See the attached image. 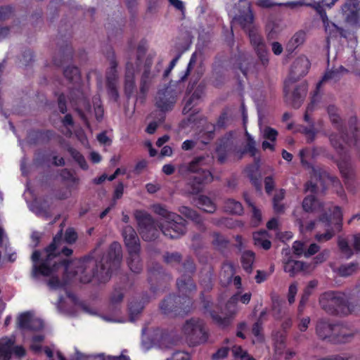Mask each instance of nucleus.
<instances>
[{
	"mask_svg": "<svg viewBox=\"0 0 360 360\" xmlns=\"http://www.w3.org/2000/svg\"><path fill=\"white\" fill-rule=\"evenodd\" d=\"M311 179L306 183L304 191L314 194L318 191V186L316 183L313 182V179L319 180L323 188H326L329 184L334 186H340V183L338 178L330 174L326 169L320 167L314 166L311 168Z\"/></svg>",
	"mask_w": 360,
	"mask_h": 360,
	"instance_id": "nucleus-9",
	"label": "nucleus"
},
{
	"mask_svg": "<svg viewBox=\"0 0 360 360\" xmlns=\"http://www.w3.org/2000/svg\"><path fill=\"white\" fill-rule=\"evenodd\" d=\"M164 262L170 265L179 264L182 260V255L178 252H167L163 256Z\"/></svg>",
	"mask_w": 360,
	"mask_h": 360,
	"instance_id": "nucleus-48",
	"label": "nucleus"
},
{
	"mask_svg": "<svg viewBox=\"0 0 360 360\" xmlns=\"http://www.w3.org/2000/svg\"><path fill=\"white\" fill-rule=\"evenodd\" d=\"M122 236L128 254L131 255V261L135 260L136 263H139L141 245L136 231L132 226H126L122 230Z\"/></svg>",
	"mask_w": 360,
	"mask_h": 360,
	"instance_id": "nucleus-15",
	"label": "nucleus"
},
{
	"mask_svg": "<svg viewBox=\"0 0 360 360\" xmlns=\"http://www.w3.org/2000/svg\"><path fill=\"white\" fill-rule=\"evenodd\" d=\"M63 231L60 229L53 236L52 242L44 249L46 254L44 258L41 259V252L36 250L32 252V261L33 262L32 277L37 278L40 276H50L58 271L60 267L64 268L65 274L68 273L72 261L70 259H60V255L66 257L72 255L73 250L68 247H63L61 250L59 248L63 243Z\"/></svg>",
	"mask_w": 360,
	"mask_h": 360,
	"instance_id": "nucleus-2",
	"label": "nucleus"
},
{
	"mask_svg": "<svg viewBox=\"0 0 360 360\" xmlns=\"http://www.w3.org/2000/svg\"><path fill=\"white\" fill-rule=\"evenodd\" d=\"M316 4V1H314V4H312L311 2H305L304 3V4L306 6L313 7L316 10V11L320 15V17L323 21V25H324L325 23H326V22H329V20L328 18L326 11L323 8V6L319 5V4Z\"/></svg>",
	"mask_w": 360,
	"mask_h": 360,
	"instance_id": "nucleus-57",
	"label": "nucleus"
},
{
	"mask_svg": "<svg viewBox=\"0 0 360 360\" xmlns=\"http://www.w3.org/2000/svg\"><path fill=\"white\" fill-rule=\"evenodd\" d=\"M217 125L211 122H206L205 126L198 132V139L205 145L208 144L214 139Z\"/></svg>",
	"mask_w": 360,
	"mask_h": 360,
	"instance_id": "nucleus-33",
	"label": "nucleus"
},
{
	"mask_svg": "<svg viewBox=\"0 0 360 360\" xmlns=\"http://www.w3.org/2000/svg\"><path fill=\"white\" fill-rule=\"evenodd\" d=\"M267 233L265 231H259L253 234L254 244L267 250L271 248V243L266 239Z\"/></svg>",
	"mask_w": 360,
	"mask_h": 360,
	"instance_id": "nucleus-39",
	"label": "nucleus"
},
{
	"mask_svg": "<svg viewBox=\"0 0 360 360\" xmlns=\"http://www.w3.org/2000/svg\"><path fill=\"white\" fill-rule=\"evenodd\" d=\"M191 292L181 293L182 296L170 294L160 304V309L164 314L184 316L191 309L193 302L190 297Z\"/></svg>",
	"mask_w": 360,
	"mask_h": 360,
	"instance_id": "nucleus-6",
	"label": "nucleus"
},
{
	"mask_svg": "<svg viewBox=\"0 0 360 360\" xmlns=\"http://www.w3.org/2000/svg\"><path fill=\"white\" fill-rule=\"evenodd\" d=\"M356 333L357 331L356 330H350L345 326L337 323L333 343L341 344L349 342L354 339Z\"/></svg>",
	"mask_w": 360,
	"mask_h": 360,
	"instance_id": "nucleus-29",
	"label": "nucleus"
},
{
	"mask_svg": "<svg viewBox=\"0 0 360 360\" xmlns=\"http://www.w3.org/2000/svg\"><path fill=\"white\" fill-rule=\"evenodd\" d=\"M134 217L137 221L139 233L145 241L156 240L161 232V223L159 224L145 210H136Z\"/></svg>",
	"mask_w": 360,
	"mask_h": 360,
	"instance_id": "nucleus-7",
	"label": "nucleus"
},
{
	"mask_svg": "<svg viewBox=\"0 0 360 360\" xmlns=\"http://www.w3.org/2000/svg\"><path fill=\"white\" fill-rule=\"evenodd\" d=\"M14 8L12 6H0V20L4 21L10 18L13 14Z\"/></svg>",
	"mask_w": 360,
	"mask_h": 360,
	"instance_id": "nucleus-58",
	"label": "nucleus"
},
{
	"mask_svg": "<svg viewBox=\"0 0 360 360\" xmlns=\"http://www.w3.org/2000/svg\"><path fill=\"white\" fill-rule=\"evenodd\" d=\"M199 207L204 212L212 213L216 210V205L213 201L207 196L200 195L198 199Z\"/></svg>",
	"mask_w": 360,
	"mask_h": 360,
	"instance_id": "nucleus-43",
	"label": "nucleus"
},
{
	"mask_svg": "<svg viewBox=\"0 0 360 360\" xmlns=\"http://www.w3.org/2000/svg\"><path fill=\"white\" fill-rule=\"evenodd\" d=\"M200 299L203 304L205 313H209L213 321L216 324L224 328L225 326V317L222 315L224 314L223 310L225 307V304L223 302L221 297H219L218 304L216 306L217 311L212 309V302L205 297L203 292L200 295Z\"/></svg>",
	"mask_w": 360,
	"mask_h": 360,
	"instance_id": "nucleus-21",
	"label": "nucleus"
},
{
	"mask_svg": "<svg viewBox=\"0 0 360 360\" xmlns=\"http://www.w3.org/2000/svg\"><path fill=\"white\" fill-rule=\"evenodd\" d=\"M233 355L240 360H256L247 351L243 350L240 346H234L231 349Z\"/></svg>",
	"mask_w": 360,
	"mask_h": 360,
	"instance_id": "nucleus-49",
	"label": "nucleus"
},
{
	"mask_svg": "<svg viewBox=\"0 0 360 360\" xmlns=\"http://www.w3.org/2000/svg\"><path fill=\"white\" fill-rule=\"evenodd\" d=\"M247 33L248 34L250 44L260 60L262 65L266 67L269 64L268 52L262 37L259 33L257 27L250 30Z\"/></svg>",
	"mask_w": 360,
	"mask_h": 360,
	"instance_id": "nucleus-17",
	"label": "nucleus"
},
{
	"mask_svg": "<svg viewBox=\"0 0 360 360\" xmlns=\"http://www.w3.org/2000/svg\"><path fill=\"white\" fill-rule=\"evenodd\" d=\"M358 270L357 263H349L340 265L335 271L342 277L349 276L356 273Z\"/></svg>",
	"mask_w": 360,
	"mask_h": 360,
	"instance_id": "nucleus-44",
	"label": "nucleus"
},
{
	"mask_svg": "<svg viewBox=\"0 0 360 360\" xmlns=\"http://www.w3.org/2000/svg\"><path fill=\"white\" fill-rule=\"evenodd\" d=\"M326 32L328 34V37H335L338 32V26L332 22H326L323 25Z\"/></svg>",
	"mask_w": 360,
	"mask_h": 360,
	"instance_id": "nucleus-60",
	"label": "nucleus"
},
{
	"mask_svg": "<svg viewBox=\"0 0 360 360\" xmlns=\"http://www.w3.org/2000/svg\"><path fill=\"white\" fill-rule=\"evenodd\" d=\"M112 56L110 59V68L106 72V88L108 95L117 101L119 98V93L117 88L118 80L117 74V61L115 58V53L112 51Z\"/></svg>",
	"mask_w": 360,
	"mask_h": 360,
	"instance_id": "nucleus-16",
	"label": "nucleus"
},
{
	"mask_svg": "<svg viewBox=\"0 0 360 360\" xmlns=\"http://www.w3.org/2000/svg\"><path fill=\"white\" fill-rule=\"evenodd\" d=\"M210 160L209 155H200L195 157L188 164L181 165L179 167V172L184 175L186 173H193L194 174H198L201 172L203 169L201 167L207 165V160Z\"/></svg>",
	"mask_w": 360,
	"mask_h": 360,
	"instance_id": "nucleus-25",
	"label": "nucleus"
},
{
	"mask_svg": "<svg viewBox=\"0 0 360 360\" xmlns=\"http://www.w3.org/2000/svg\"><path fill=\"white\" fill-rule=\"evenodd\" d=\"M144 308V302L141 301H132L129 304L130 320L135 321V317L141 313Z\"/></svg>",
	"mask_w": 360,
	"mask_h": 360,
	"instance_id": "nucleus-47",
	"label": "nucleus"
},
{
	"mask_svg": "<svg viewBox=\"0 0 360 360\" xmlns=\"http://www.w3.org/2000/svg\"><path fill=\"white\" fill-rule=\"evenodd\" d=\"M310 68V62L304 56H300L292 62L288 78L284 84L285 91H289V83H295L300 78L304 77Z\"/></svg>",
	"mask_w": 360,
	"mask_h": 360,
	"instance_id": "nucleus-13",
	"label": "nucleus"
},
{
	"mask_svg": "<svg viewBox=\"0 0 360 360\" xmlns=\"http://www.w3.org/2000/svg\"><path fill=\"white\" fill-rule=\"evenodd\" d=\"M330 141L333 147L340 153L344 150L342 143L340 141V139L338 134H331L330 136Z\"/></svg>",
	"mask_w": 360,
	"mask_h": 360,
	"instance_id": "nucleus-59",
	"label": "nucleus"
},
{
	"mask_svg": "<svg viewBox=\"0 0 360 360\" xmlns=\"http://www.w3.org/2000/svg\"><path fill=\"white\" fill-rule=\"evenodd\" d=\"M240 215L243 212V207L241 203L233 199L226 200V213Z\"/></svg>",
	"mask_w": 360,
	"mask_h": 360,
	"instance_id": "nucleus-46",
	"label": "nucleus"
},
{
	"mask_svg": "<svg viewBox=\"0 0 360 360\" xmlns=\"http://www.w3.org/2000/svg\"><path fill=\"white\" fill-rule=\"evenodd\" d=\"M195 270V265L193 259H186L182 264V268L179 270L182 272L181 278L177 279L176 285L179 292L187 293L195 291L196 285L191 277Z\"/></svg>",
	"mask_w": 360,
	"mask_h": 360,
	"instance_id": "nucleus-11",
	"label": "nucleus"
},
{
	"mask_svg": "<svg viewBox=\"0 0 360 360\" xmlns=\"http://www.w3.org/2000/svg\"><path fill=\"white\" fill-rule=\"evenodd\" d=\"M122 259V246L118 242L112 243L106 253L98 246L78 261L75 274H80V281L84 283H90L94 278L105 283L120 267Z\"/></svg>",
	"mask_w": 360,
	"mask_h": 360,
	"instance_id": "nucleus-1",
	"label": "nucleus"
},
{
	"mask_svg": "<svg viewBox=\"0 0 360 360\" xmlns=\"http://www.w3.org/2000/svg\"><path fill=\"white\" fill-rule=\"evenodd\" d=\"M360 1L346 0L341 7V12L347 22L355 24L359 19Z\"/></svg>",
	"mask_w": 360,
	"mask_h": 360,
	"instance_id": "nucleus-24",
	"label": "nucleus"
},
{
	"mask_svg": "<svg viewBox=\"0 0 360 360\" xmlns=\"http://www.w3.org/2000/svg\"><path fill=\"white\" fill-rule=\"evenodd\" d=\"M283 270L290 277H294L308 269V265L302 261L293 259L291 257L283 260Z\"/></svg>",
	"mask_w": 360,
	"mask_h": 360,
	"instance_id": "nucleus-28",
	"label": "nucleus"
},
{
	"mask_svg": "<svg viewBox=\"0 0 360 360\" xmlns=\"http://www.w3.org/2000/svg\"><path fill=\"white\" fill-rule=\"evenodd\" d=\"M179 212L188 219H191L192 221L196 223H200L202 221V218L200 215L198 213L197 211L193 210L186 206H182L179 208Z\"/></svg>",
	"mask_w": 360,
	"mask_h": 360,
	"instance_id": "nucleus-45",
	"label": "nucleus"
},
{
	"mask_svg": "<svg viewBox=\"0 0 360 360\" xmlns=\"http://www.w3.org/2000/svg\"><path fill=\"white\" fill-rule=\"evenodd\" d=\"M196 53H193L191 56L186 71L184 72L183 75L180 77L179 82H183L187 79L188 77L191 74V70L193 68V66L196 63Z\"/></svg>",
	"mask_w": 360,
	"mask_h": 360,
	"instance_id": "nucleus-53",
	"label": "nucleus"
},
{
	"mask_svg": "<svg viewBox=\"0 0 360 360\" xmlns=\"http://www.w3.org/2000/svg\"><path fill=\"white\" fill-rule=\"evenodd\" d=\"M153 211L161 217V232L168 238L179 239L186 233L187 221L181 215L168 210L165 205L158 203L152 206Z\"/></svg>",
	"mask_w": 360,
	"mask_h": 360,
	"instance_id": "nucleus-5",
	"label": "nucleus"
},
{
	"mask_svg": "<svg viewBox=\"0 0 360 360\" xmlns=\"http://www.w3.org/2000/svg\"><path fill=\"white\" fill-rule=\"evenodd\" d=\"M333 218L337 220L335 224V230L338 232L340 231L342 229V213L341 211V208L338 206H335L334 207V210L333 212Z\"/></svg>",
	"mask_w": 360,
	"mask_h": 360,
	"instance_id": "nucleus-55",
	"label": "nucleus"
},
{
	"mask_svg": "<svg viewBox=\"0 0 360 360\" xmlns=\"http://www.w3.org/2000/svg\"><path fill=\"white\" fill-rule=\"evenodd\" d=\"M155 54L149 53L143 65V72L141 77L139 91L143 96V98H146L152 84L154 82L155 78L158 76L162 62L160 61L153 70H151V67L153 63V59Z\"/></svg>",
	"mask_w": 360,
	"mask_h": 360,
	"instance_id": "nucleus-10",
	"label": "nucleus"
},
{
	"mask_svg": "<svg viewBox=\"0 0 360 360\" xmlns=\"http://www.w3.org/2000/svg\"><path fill=\"white\" fill-rule=\"evenodd\" d=\"M78 236L77 232L73 228L69 227L65 230L63 238V243L65 242L68 244H73L77 240Z\"/></svg>",
	"mask_w": 360,
	"mask_h": 360,
	"instance_id": "nucleus-54",
	"label": "nucleus"
},
{
	"mask_svg": "<svg viewBox=\"0 0 360 360\" xmlns=\"http://www.w3.org/2000/svg\"><path fill=\"white\" fill-rule=\"evenodd\" d=\"M243 150H245V153H249L252 157L255 158L256 153L257 152L255 141L254 139H250V141H248Z\"/></svg>",
	"mask_w": 360,
	"mask_h": 360,
	"instance_id": "nucleus-63",
	"label": "nucleus"
},
{
	"mask_svg": "<svg viewBox=\"0 0 360 360\" xmlns=\"http://www.w3.org/2000/svg\"><path fill=\"white\" fill-rule=\"evenodd\" d=\"M64 77L72 84L69 89V99L78 115L87 125L88 120L85 113L80 108L90 109L89 101L83 91V83L79 69L77 66H68L63 70Z\"/></svg>",
	"mask_w": 360,
	"mask_h": 360,
	"instance_id": "nucleus-3",
	"label": "nucleus"
},
{
	"mask_svg": "<svg viewBox=\"0 0 360 360\" xmlns=\"http://www.w3.org/2000/svg\"><path fill=\"white\" fill-rule=\"evenodd\" d=\"M252 294L246 292L240 296V292H234L226 302V321L230 319H233L240 310L238 302L244 304H248L251 300Z\"/></svg>",
	"mask_w": 360,
	"mask_h": 360,
	"instance_id": "nucleus-23",
	"label": "nucleus"
},
{
	"mask_svg": "<svg viewBox=\"0 0 360 360\" xmlns=\"http://www.w3.org/2000/svg\"><path fill=\"white\" fill-rule=\"evenodd\" d=\"M127 265L132 272L135 274H140L143 270V263L140 257V253H139V263H136L135 260L131 261V255H129L127 258Z\"/></svg>",
	"mask_w": 360,
	"mask_h": 360,
	"instance_id": "nucleus-52",
	"label": "nucleus"
},
{
	"mask_svg": "<svg viewBox=\"0 0 360 360\" xmlns=\"http://www.w3.org/2000/svg\"><path fill=\"white\" fill-rule=\"evenodd\" d=\"M211 82L217 88L222 86L225 82V53L217 54L212 66Z\"/></svg>",
	"mask_w": 360,
	"mask_h": 360,
	"instance_id": "nucleus-20",
	"label": "nucleus"
},
{
	"mask_svg": "<svg viewBox=\"0 0 360 360\" xmlns=\"http://www.w3.org/2000/svg\"><path fill=\"white\" fill-rule=\"evenodd\" d=\"M213 181V175L209 170H202L198 174H193L188 179L187 186L193 195L203 191L205 187Z\"/></svg>",
	"mask_w": 360,
	"mask_h": 360,
	"instance_id": "nucleus-18",
	"label": "nucleus"
},
{
	"mask_svg": "<svg viewBox=\"0 0 360 360\" xmlns=\"http://www.w3.org/2000/svg\"><path fill=\"white\" fill-rule=\"evenodd\" d=\"M254 15L252 14L250 6L248 5L247 12L245 14L235 17L233 22L239 23L246 32L257 27L253 24Z\"/></svg>",
	"mask_w": 360,
	"mask_h": 360,
	"instance_id": "nucleus-30",
	"label": "nucleus"
},
{
	"mask_svg": "<svg viewBox=\"0 0 360 360\" xmlns=\"http://www.w3.org/2000/svg\"><path fill=\"white\" fill-rule=\"evenodd\" d=\"M191 356L188 352L176 351L173 353L170 360H190Z\"/></svg>",
	"mask_w": 360,
	"mask_h": 360,
	"instance_id": "nucleus-64",
	"label": "nucleus"
},
{
	"mask_svg": "<svg viewBox=\"0 0 360 360\" xmlns=\"http://www.w3.org/2000/svg\"><path fill=\"white\" fill-rule=\"evenodd\" d=\"M18 327L20 329L37 331L43 328V322L39 319H34L30 312L22 313L18 318Z\"/></svg>",
	"mask_w": 360,
	"mask_h": 360,
	"instance_id": "nucleus-26",
	"label": "nucleus"
},
{
	"mask_svg": "<svg viewBox=\"0 0 360 360\" xmlns=\"http://www.w3.org/2000/svg\"><path fill=\"white\" fill-rule=\"evenodd\" d=\"M177 98L176 90L171 86H165L158 91L155 98L156 107L162 112L172 110Z\"/></svg>",
	"mask_w": 360,
	"mask_h": 360,
	"instance_id": "nucleus-14",
	"label": "nucleus"
},
{
	"mask_svg": "<svg viewBox=\"0 0 360 360\" xmlns=\"http://www.w3.org/2000/svg\"><path fill=\"white\" fill-rule=\"evenodd\" d=\"M55 132L51 129H35L28 134V142L31 145L49 143L54 136Z\"/></svg>",
	"mask_w": 360,
	"mask_h": 360,
	"instance_id": "nucleus-27",
	"label": "nucleus"
},
{
	"mask_svg": "<svg viewBox=\"0 0 360 360\" xmlns=\"http://www.w3.org/2000/svg\"><path fill=\"white\" fill-rule=\"evenodd\" d=\"M346 71L347 70L342 66H340L338 68L327 71L323 77L321 81L317 84V88H319L322 83L328 81H339L342 74Z\"/></svg>",
	"mask_w": 360,
	"mask_h": 360,
	"instance_id": "nucleus-37",
	"label": "nucleus"
},
{
	"mask_svg": "<svg viewBox=\"0 0 360 360\" xmlns=\"http://www.w3.org/2000/svg\"><path fill=\"white\" fill-rule=\"evenodd\" d=\"M293 84L289 83V91L287 93L284 91V93L289 104L294 108H299L307 96V84L306 82H302L292 86Z\"/></svg>",
	"mask_w": 360,
	"mask_h": 360,
	"instance_id": "nucleus-22",
	"label": "nucleus"
},
{
	"mask_svg": "<svg viewBox=\"0 0 360 360\" xmlns=\"http://www.w3.org/2000/svg\"><path fill=\"white\" fill-rule=\"evenodd\" d=\"M148 275L150 290L153 293H157L162 287L165 288L167 283L172 279L171 275L165 273L162 266L158 263L153 264L149 268Z\"/></svg>",
	"mask_w": 360,
	"mask_h": 360,
	"instance_id": "nucleus-12",
	"label": "nucleus"
},
{
	"mask_svg": "<svg viewBox=\"0 0 360 360\" xmlns=\"http://www.w3.org/2000/svg\"><path fill=\"white\" fill-rule=\"evenodd\" d=\"M307 38V32L304 30L296 32L287 44V49L289 51H293L297 47L302 46Z\"/></svg>",
	"mask_w": 360,
	"mask_h": 360,
	"instance_id": "nucleus-36",
	"label": "nucleus"
},
{
	"mask_svg": "<svg viewBox=\"0 0 360 360\" xmlns=\"http://www.w3.org/2000/svg\"><path fill=\"white\" fill-rule=\"evenodd\" d=\"M255 255L251 250L244 251L241 255V263L244 270L250 274L252 271V264L255 261Z\"/></svg>",
	"mask_w": 360,
	"mask_h": 360,
	"instance_id": "nucleus-40",
	"label": "nucleus"
},
{
	"mask_svg": "<svg viewBox=\"0 0 360 360\" xmlns=\"http://www.w3.org/2000/svg\"><path fill=\"white\" fill-rule=\"evenodd\" d=\"M213 240L212 244L214 247V248L219 251H220L221 253H224L225 250V238L224 236L218 233H213Z\"/></svg>",
	"mask_w": 360,
	"mask_h": 360,
	"instance_id": "nucleus-50",
	"label": "nucleus"
},
{
	"mask_svg": "<svg viewBox=\"0 0 360 360\" xmlns=\"http://www.w3.org/2000/svg\"><path fill=\"white\" fill-rule=\"evenodd\" d=\"M147 51V43L145 39H142L137 46L136 66L139 67L141 63V58L145 55Z\"/></svg>",
	"mask_w": 360,
	"mask_h": 360,
	"instance_id": "nucleus-56",
	"label": "nucleus"
},
{
	"mask_svg": "<svg viewBox=\"0 0 360 360\" xmlns=\"http://www.w3.org/2000/svg\"><path fill=\"white\" fill-rule=\"evenodd\" d=\"M337 323L326 318L319 319L315 325V333L318 338L333 343Z\"/></svg>",
	"mask_w": 360,
	"mask_h": 360,
	"instance_id": "nucleus-19",
	"label": "nucleus"
},
{
	"mask_svg": "<svg viewBox=\"0 0 360 360\" xmlns=\"http://www.w3.org/2000/svg\"><path fill=\"white\" fill-rule=\"evenodd\" d=\"M202 91L199 89V87L195 90L189 99L186 101L184 109L183 112L184 114L188 113L193 107V103L195 100H199L201 97Z\"/></svg>",
	"mask_w": 360,
	"mask_h": 360,
	"instance_id": "nucleus-51",
	"label": "nucleus"
},
{
	"mask_svg": "<svg viewBox=\"0 0 360 360\" xmlns=\"http://www.w3.org/2000/svg\"><path fill=\"white\" fill-rule=\"evenodd\" d=\"M68 152L70 153L72 159L79 165L83 170H87L89 165L84 155L75 148L70 146L68 148Z\"/></svg>",
	"mask_w": 360,
	"mask_h": 360,
	"instance_id": "nucleus-42",
	"label": "nucleus"
},
{
	"mask_svg": "<svg viewBox=\"0 0 360 360\" xmlns=\"http://www.w3.org/2000/svg\"><path fill=\"white\" fill-rule=\"evenodd\" d=\"M60 58L58 59L56 56H55L53 59V64L57 67H60L63 65L65 63L69 60H72L73 58V49L72 47L66 44L65 47L60 50Z\"/></svg>",
	"mask_w": 360,
	"mask_h": 360,
	"instance_id": "nucleus-35",
	"label": "nucleus"
},
{
	"mask_svg": "<svg viewBox=\"0 0 360 360\" xmlns=\"http://www.w3.org/2000/svg\"><path fill=\"white\" fill-rule=\"evenodd\" d=\"M338 247L341 252L346 255L347 257H350L352 255V250L349 246L347 241L344 238H339Z\"/></svg>",
	"mask_w": 360,
	"mask_h": 360,
	"instance_id": "nucleus-62",
	"label": "nucleus"
},
{
	"mask_svg": "<svg viewBox=\"0 0 360 360\" xmlns=\"http://www.w3.org/2000/svg\"><path fill=\"white\" fill-rule=\"evenodd\" d=\"M252 333L257 338L258 340L261 341L263 340L262 321L257 320V321L253 324Z\"/></svg>",
	"mask_w": 360,
	"mask_h": 360,
	"instance_id": "nucleus-61",
	"label": "nucleus"
},
{
	"mask_svg": "<svg viewBox=\"0 0 360 360\" xmlns=\"http://www.w3.org/2000/svg\"><path fill=\"white\" fill-rule=\"evenodd\" d=\"M183 333L191 346H196L207 342L208 333L205 328L203 321L191 319L186 321L182 328Z\"/></svg>",
	"mask_w": 360,
	"mask_h": 360,
	"instance_id": "nucleus-8",
	"label": "nucleus"
},
{
	"mask_svg": "<svg viewBox=\"0 0 360 360\" xmlns=\"http://www.w3.org/2000/svg\"><path fill=\"white\" fill-rule=\"evenodd\" d=\"M125 286L123 285H116L111 293L110 302L112 305L120 304L124 296Z\"/></svg>",
	"mask_w": 360,
	"mask_h": 360,
	"instance_id": "nucleus-41",
	"label": "nucleus"
},
{
	"mask_svg": "<svg viewBox=\"0 0 360 360\" xmlns=\"http://www.w3.org/2000/svg\"><path fill=\"white\" fill-rule=\"evenodd\" d=\"M321 308L329 315H348L360 311V301L352 300L339 291L323 293L319 298Z\"/></svg>",
	"mask_w": 360,
	"mask_h": 360,
	"instance_id": "nucleus-4",
	"label": "nucleus"
},
{
	"mask_svg": "<svg viewBox=\"0 0 360 360\" xmlns=\"http://www.w3.org/2000/svg\"><path fill=\"white\" fill-rule=\"evenodd\" d=\"M259 169V160L257 158H255V163L246 167L245 173L247 174L248 177L250 179L256 189L260 191L262 187V184L259 181L260 176H257Z\"/></svg>",
	"mask_w": 360,
	"mask_h": 360,
	"instance_id": "nucleus-31",
	"label": "nucleus"
},
{
	"mask_svg": "<svg viewBox=\"0 0 360 360\" xmlns=\"http://www.w3.org/2000/svg\"><path fill=\"white\" fill-rule=\"evenodd\" d=\"M14 340L8 337L0 340V356L9 358L12 354Z\"/></svg>",
	"mask_w": 360,
	"mask_h": 360,
	"instance_id": "nucleus-38",
	"label": "nucleus"
},
{
	"mask_svg": "<svg viewBox=\"0 0 360 360\" xmlns=\"http://www.w3.org/2000/svg\"><path fill=\"white\" fill-rule=\"evenodd\" d=\"M245 154V150H243L239 145L233 144V142L229 145L226 144V161L238 162L243 158Z\"/></svg>",
	"mask_w": 360,
	"mask_h": 360,
	"instance_id": "nucleus-34",
	"label": "nucleus"
},
{
	"mask_svg": "<svg viewBox=\"0 0 360 360\" xmlns=\"http://www.w3.org/2000/svg\"><path fill=\"white\" fill-rule=\"evenodd\" d=\"M302 208L307 212H319L323 210V205L314 195H309L303 200Z\"/></svg>",
	"mask_w": 360,
	"mask_h": 360,
	"instance_id": "nucleus-32",
	"label": "nucleus"
}]
</instances>
